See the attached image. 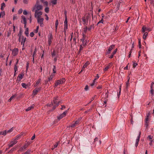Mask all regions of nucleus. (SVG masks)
I'll return each instance as SVG.
<instances>
[{
  "label": "nucleus",
  "mask_w": 154,
  "mask_h": 154,
  "mask_svg": "<svg viewBox=\"0 0 154 154\" xmlns=\"http://www.w3.org/2000/svg\"><path fill=\"white\" fill-rule=\"evenodd\" d=\"M38 3V1H37L35 4L32 8V11L34 12L35 10H37V11H38L43 9V6L42 5H39Z\"/></svg>",
  "instance_id": "nucleus-1"
},
{
  "label": "nucleus",
  "mask_w": 154,
  "mask_h": 154,
  "mask_svg": "<svg viewBox=\"0 0 154 154\" xmlns=\"http://www.w3.org/2000/svg\"><path fill=\"white\" fill-rule=\"evenodd\" d=\"M91 17L89 14L87 15L85 17H83L82 18V20L83 22V24L84 25H87L88 24V20Z\"/></svg>",
  "instance_id": "nucleus-2"
},
{
  "label": "nucleus",
  "mask_w": 154,
  "mask_h": 154,
  "mask_svg": "<svg viewBox=\"0 0 154 154\" xmlns=\"http://www.w3.org/2000/svg\"><path fill=\"white\" fill-rule=\"evenodd\" d=\"M34 16L35 18H38L40 17V16L42 15V12L41 11H37V10H35Z\"/></svg>",
  "instance_id": "nucleus-3"
},
{
  "label": "nucleus",
  "mask_w": 154,
  "mask_h": 154,
  "mask_svg": "<svg viewBox=\"0 0 154 154\" xmlns=\"http://www.w3.org/2000/svg\"><path fill=\"white\" fill-rule=\"evenodd\" d=\"M43 20L44 18H41L40 17L37 18L38 23L39 24L40 26L42 27L43 26Z\"/></svg>",
  "instance_id": "nucleus-4"
},
{
  "label": "nucleus",
  "mask_w": 154,
  "mask_h": 154,
  "mask_svg": "<svg viewBox=\"0 0 154 154\" xmlns=\"http://www.w3.org/2000/svg\"><path fill=\"white\" fill-rule=\"evenodd\" d=\"M67 110L65 111V112H63V113L61 114L59 116L57 117V119L59 120H60L61 119L63 118L66 115V114L67 113Z\"/></svg>",
  "instance_id": "nucleus-5"
},
{
  "label": "nucleus",
  "mask_w": 154,
  "mask_h": 154,
  "mask_svg": "<svg viewBox=\"0 0 154 154\" xmlns=\"http://www.w3.org/2000/svg\"><path fill=\"white\" fill-rule=\"evenodd\" d=\"M64 31L65 33L66 32V30L67 29L68 26H67V17H65V20L64 22Z\"/></svg>",
  "instance_id": "nucleus-6"
},
{
  "label": "nucleus",
  "mask_w": 154,
  "mask_h": 154,
  "mask_svg": "<svg viewBox=\"0 0 154 154\" xmlns=\"http://www.w3.org/2000/svg\"><path fill=\"white\" fill-rule=\"evenodd\" d=\"M58 97H55L54 98V100H53V102L54 104H56L57 106H58L60 101H57V100H58Z\"/></svg>",
  "instance_id": "nucleus-7"
},
{
  "label": "nucleus",
  "mask_w": 154,
  "mask_h": 154,
  "mask_svg": "<svg viewBox=\"0 0 154 154\" xmlns=\"http://www.w3.org/2000/svg\"><path fill=\"white\" fill-rule=\"evenodd\" d=\"M141 134V131H140L139 133V134L138 136H137V138L136 140V142L135 143V146L137 147L138 145V143L140 140V135Z\"/></svg>",
  "instance_id": "nucleus-8"
},
{
  "label": "nucleus",
  "mask_w": 154,
  "mask_h": 154,
  "mask_svg": "<svg viewBox=\"0 0 154 154\" xmlns=\"http://www.w3.org/2000/svg\"><path fill=\"white\" fill-rule=\"evenodd\" d=\"M151 31V29L149 28L146 27L145 26H143L142 29V32H144L146 31Z\"/></svg>",
  "instance_id": "nucleus-9"
},
{
  "label": "nucleus",
  "mask_w": 154,
  "mask_h": 154,
  "mask_svg": "<svg viewBox=\"0 0 154 154\" xmlns=\"http://www.w3.org/2000/svg\"><path fill=\"white\" fill-rule=\"evenodd\" d=\"M90 63L89 61H87L85 64L83 65L81 71L79 72V74L81 73L83 71H84L85 69V68Z\"/></svg>",
  "instance_id": "nucleus-10"
},
{
  "label": "nucleus",
  "mask_w": 154,
  "mask_h": 154,
  "mask_svg": "<svg viewBox=\"0 0 154 154\" xmlns=\"http://www.w3.org/2000/svg\"><path fill=\"white\" fill-rule=\"evenodd\" d=\"M53 39V36L51 33L50 34L48 37V42L49 45H50L52 42V40Z\"/></svg>",
  "instance_id": "nucleus-11"
},
{
  "label": "nucleus",
  "mask_w": 154,
  "mask_h": 154,
  "mask_svg": "<svg viewBox=\"0 0 154 154\" xmlns=\"http://www.w3.org/2000/svg\"><path fill=\"white\" fill-rule=\"evenodd\" d=\"M17 141L16 140H14L13 141L11 142L9 144V147H11L13 146L17 143Z\"/></svg>",
  "instance_id": "nucleus-12"
},
{
  "label": "nucleus",
  "mask_w": 154,
  "mask_h": 154,
  "mask_svg": "<svg viewBox=\"0 0 154 154\" xmlns=\"http://www.w3.org/2000/svg\"><path fill=\"white\" fill-rule=\"evenodd\" d=\"M18 52V48H14L12 54L14 56H15L17 54Z\"/></svg>",
  "instance_id": "nucleus-13"
},
{
  "label": "nucleus",
  "mask_w": 154,
  "mask_h": 154,
  "mask_svg": "<svg viewBox=\"0 0 154 154\" xmlns=\"http://www.w3.org/2000/svg\"><path fill=\"white\" fill-rule=\"evenodd\" d=\"M79 122V120H78L76 121L73 124H72L70 126V127H71L72 128H74L75 127L76 125L78 124Z\"/></svg>",
  "instance_id": "nucleus-14"
},
{
  "label": "nucleus",
  "mask_w": 154,
  "mask_h": 154,
  "mask_svg": "<svg viewBox=\"0 0 154 154\" xmlns=\"http://www.w3.org/2000/svg\"><path fill=\"white\" fill-rule=\"evenodd\" d=\"M112 64L111 63H110L108 64V66H106L105 68L104 69V71H106L108 70V69L109 68V67H111L112 66Z\"/></svg>",
  "instance_id": "nucleus-15"
},
{
  "label": "nucleus",
  "mask_w": 154,
  "mask_h": 154,
  "mask_svg": "<svg viewBox=\"0 0 154 154\" xmlns=\"http://www.w3.org/2000/svg\"><path fill=\"white\" fill-rule=\"evenodd\" d=\"M23 75L24 74H20L17 77V79L19 81H20L22 79Z\"/></svg>",
  "instance_id": "nucleus-16"
},
{
  "label": "nucleus",
  "mask_w": 154,
  "mask_h": 154,
  "mask_svg": "<svg viewBox=\"0 0 154 154\" xmlns=\"http://www.w3.org/2000/svg\"><path fill=\"white\" fill-rule=\"evenodd\" d=\"M16 60L17 61V62L14 66V71H15V72H16L17 70V65L18 63L19 60L18 59H16Z\"/></svg>",
  "instance_id": "nucleus-17"
},
{
  "label": "nucleus",
  "mask_w": 154,
  "mask_h": 154,
  "mask_svg": "<svg viewBox=\"0 0 154 154\" xmlns=\"http://www.w3.org/2000/svg\"><path fill=\"white\" fill-rule=\"evenodd\" d=\"M34 105H32L31 106L28 107L27 109H26V111H29L31 109H33L34 108Z\"/></svg>",
  "instance_id": "nucleus-18"
},
{
  "label": "nucleus",
  "mask_w": 154,
  "mask_h": 154,
  "mask_svg": "<svg viewBox=\"0 0 154 154\" xmlns=\"http://www.w3.org/2000/svg\"><path fill=\"white\" fill-rule=\"evenodd\" d=\"M59 80V82L60 83V84H62L63 83L65 82L66 80L65 78H63Z\"/></svg>",
  "instance_id": "nucleus-19"
},
{
  "label": "nucleus",
  "mask_w": 154,
  "mask_h": 154,
  "mask_svg": "<svg viewBox=\"0 0 154 154\" xmlns=\"http://www.w3.org/2000/svg\"><path fill=\"white\" fill-rule=\"evenodd\" d=\"M5 3L4 2L2 3L1 4V10L2 11H3L4 10V8L5 7Z\"/></svg>",
  "instance_id": "nucleus-20"
},
{
  "label": "nucleus",
  "mask_w": 154,
  "mask_h": 154,
  "mask_svg": "<svg viewBox=\"0 0 154 154\" xmlns=\"http://www.w3.org/2000/svg\"><path fill=\"white\" fill-rule=\"evenodd\" d=\"M21 18L23 19V23L24 24H26V23H27L26 21V18L25 17H24V16L23 15L21 16Z\"/></svg>",
  "instance_id": "nucleus-21"
},
{
  "label": "nucleus",
  "mask_w": 154,
  "mask_h": 154,
  "mask_svg": "<svg viewBox=\"0 0 154 154\" xmlns=\"http://www.w3.org/2000/svg\"><path fill=\"white\" fill-rule=\"evenodd\" d=\"M115 47V45H111L109 48L108 49V50L109 51H111L112 50V49H113Z\"/></svg>",
  "instance_id": "nucleus-22"
},
{
  "label": "nucleus",
  "mask_w": 154,
  "mask_h": 154,
  "mask_svg": "<svg viewBox=\"0 0 154 154\" xmlns=\"http://www.w3.org/2000/svg\"><path fill=\"white\" fill-rule=\"evenodd\" d=\"M5 15V12L4 11H1L0 14V17H3Z\"/></svg>",
  "instance_id": "nucleus-23"
},
{
  "label": "nucleus",
  "mask_w": 154,
  "mask_h": 154,
  "mask_svg": "<svg viewBox=\"0 0 154 154\" xmlns=\"http://www.w3.org/2000/svg\"><path fill=\"white\" fill-rule=\"evenodd\" d=\"M147 35H148V33L146 32H145L144 33V34L143 36V39L144 40H145L146 39V37L147 36Z\"/></svg>",
  "instance_id": "nucleus-24"
},
{
  "label": "nucleus",
  "mask_w": 154,
  "mask_h": 154,
  "mask_svg": "<svg viewBox=\"0 0 154 154\" xmlns=\"http://www.w3.org/2000/svg\"><path fill=\"white\" fill-rule=\"evenodd\" d=\"M150 115V112H148L146 114V116L145 119V120H146V121H148V118L149 116Z\"/></svg>",
  "instance_id": "nucleus-25"
},
{
  "label": "nucleus",
  "mask_w": 154,
  "mask_h": 154,
  "mask_svg": "<svg viewBox=\"0 0 154 154\" xmlns=\"http://www.w3.org/2000/svg\"><path fill=\"white\" fill-rule=\"evenodd\" d=\"M54 75L51 74V75L49 77H48V81H49L51 80L53 78Z\"/></svg>",
  "instance_id": "nucleus-26"
},
{
  "label": "nucleus",
  "mask_w": 154,
  "mask_h": 154,
  "mask_svg": "<svg viewBox=\"0 0 154 154\" xmlns=\"http://www.w3.org/2000/svg\"><path fill=\"white\" fill-rule=\"evenodd\" d=\"M58 24V20H56V22H55V30H56V32L57 31Z\"/></svg>",
  "instance_id": "nucleus-27"
},
{
  "label": "nucleus",
  "mask_w": 154,
  "mask_h": 154,
  "mask_svg": "<svg viewBox=\"0 0 154 154\" xmlns=\"http://www.w3.org/2000/svg\"><path fill=\"white\" fill-rule=\"evenodd\" d=\"M130 77H128V80L127 81V82L126 83V89L127 90V88L128 86L129 85V81L130 80Z\"/></svg>",
  "instance_id": "nucleus-28"
},
{
  "label": "nucleus",
  "mask_w": 154,
  "mask_h": 154,
  "mask_svg": "<svg viewBox=\"0 0 154 154\" xmlns=\"http://www.w3.org/2000/svg\"><path fill=\"white\" fill-rule=\"evenodd\" d=\"M7 131L6 130L4 131L0 132V135H5L6 134Z\"/></svg>",
  "instance_id": "nucleus-29"
},
{
  "label": "nucleus",
  "mask_w": 154,
  "mask_h": 154,
  "mask_svg": "<svg viewBox=\"0 0 154 154\" xmlns=\"http://www.w3.org/2000/svg\"><path fill=\"white\" fill-rule=\"evenodd\" d=\"M36 51H37V48L36 47H35V49L33 54V55H32L33 57H35L36 53Z\"/></svg>",
  "instance_id": "nucleus-30"
},
{
  "label": "nucleus",
  "mask_w": 154,
  "mask_h": 154,
  "mask_svg": "<svg viewBox=\"0 0 154 154\" xmlns=\"http://www.w3.org/2000/svg\"><path fill=\"white\" fill-rule=\"evenodd\" d=\"M41 79H39L34 85L35 87L37 86L41 82Z\"/></svg>",
  "instance_id": "nucleus-31"
},
{
  "label": "nucleus",
  "mask_w": 154,
  "mask_h": 154,
  "mask_svg": "<svg viewBox=\"0 0 154 154\" xmlns=\"http://www.w3.org/2000/svg\"><path fill=\"white\" fill-rule=\"evenodd\" d=\"M61 84L59 82V81L57 80L55 84V87H57L59 85Z\"/></svg>",
  "instance_id": "nucleus-32"
},
{
  "label": "nucleus",
  "mask_w": 154,
  "mask_h": 154,
  "mask_svg": "<svg viewBox=\"0 0 154 154\" xmlns=\"http://www.w3.org/2000/svg\"><path fill=\"white\" fill-rule=\"evenodd\" d=\"M21 85L23 88H26L27 87H28L27 85H26L25 83H22Z\"/></svg>",
  "instance_id": "nucleus-33"
},
{
  "label": "nucleus",
  "mask_w": 154,
  "mask_h": 154,
  "mask_svg": "<svg viewBox=\"0 0 154 154\" xmlns=\"http://www.w3.org/2000/svg\"><path fill=\"white\" fill-rule=\"evenodd\" d=\"M38 92V91L35 89L33 91V94L34 95H35L37 94Z\"/></svg>",
  "instance_id": "nucleus-34"
},
{
  "label": "nucleus",
  "mask_w": 154,
  "mask_h": 154,
  "mask_svg": "<svg viewBox=\"0 0 154 154\" xmlns=\"http://www.w3.org/2000/svg\"><path fill=\"white\" fill-rule=\"evenodd\" d=\"M52 56V57H54L56 55V52L55 50H54L51 53Z\"/></svg>",
  "instance_id": "nucleus-35"
},
{
  "label": "nucleus",
  "mask_w": 154,
  "mask_h": 154,
  "mask_svg": "<svg viewBox=\"0 0 154 154\" xmlns=\"http://www.w3.org/2000/svg\"><path fill=\"white\" fill-rule=\"evenodd\" d=\"M121 87H122V85H120V86H119V94H118V95H117L118 96L119 98V96L120 95L121 91Z\"/></svg>",
  "instance_id": "nucleus-36"
},
{
  "label": "nucleus",
  "mask_w": 154,
  "mask_h": 154,
  "mask_svg": "<svg viewBox=\"0 0 154 154\" xmlns=\"http://www.w3.org/2000/svg\"><path fill=\"white\" fill-rule=\"evenodd\" d=\"M16 95H13L8 100V101L9 102H11V100H12L13 98H14L15 97H16Z\"/></svg>",
  "instance_id": "nucleus-37"
},
{
  "label": "nucleus",
  "mask_w": 154,
  "mask_h": 154,
  "mask_svg": "<svg viewBox=\"0 0 154 154\" xmlns=\"http://www.w3.org/2000/svg\"><path fill=\"white\" fill-rule=\"evenodd\" d=\"M45 11L46 13H48L49 11V8L48 7H46L45 9Z\"/></svg>",
  "instance_id": "nucleus-38"
},
{
  "label": "nucleus",
  "mask_w": 154,
  "mask_h": 154,
  "mask_svg": "<svg viewBox=\"0 0 154 154\" xmlns=\"http://www.w3.org/2000/svg\"><path fill=\"white\" fill-rule=\"evenodd\" d=\"M94 28V24H93V25H91L90 26V27H89L88 28V30L89 31H90V30H91V29L92 28Z\"/></svg>",
  "instance_id": "nucleus-39"
},
{
  "label": "nucleus",
  "mask_w": 154,
  "mask_h": 154,
  "mask_svg": "<svg viewBox=\"0 0 154 154\" xmlns=\"http://www.w3.org/2000/svg\"><path fill=\"white\" fill-rule=\"evenodd\" d=\"M138 40H139V42H138L139 48H141V40L140 39H139Z\"/></svg>",
  "instance_id": "nucleus-40"
},
{
  "label": "nucleus",
  "mask_w": 154,
  "mask_h": 154,
  "mask_svg": "<svg viewBox=\"0 0 154 154\" xmlns=\"http://www.w3.org/2000/svg\"><path fill=\"white\" fill-rule=\"evenodd\" d=\"M57 0H53L52 1L51 3L54 5H56L57 3Z\"/></svg>",
  "instance_id": "nucleus-41"
},
{
  "label": "nucleus",
  "mask_w": 154,
  "mask_h": 154,
  "mask_svg": "<svg viewBox=\"0 0 154 154\" xmlns=\"http://www.w3.org/2000/svg\"><path fill=\"white\" fill-rule=\"evenodd\" d=\"M148 123L149 122L148 121H146V120H145V125L146 127V128H147L148 127Z\"/></svg>",
  "instance_id": "nucleus-42"
},
{
  "label": "nucleus",
  "mask_w": 154,
  "mask_h": 154,
  "mask_svg": "<svg viewBox=\"0 0 154 154\" xmlns=\"http://www.w3.org/2000/svg\"><path fill=\"white\" fill-rule=\"evenodd\" d=\"M83 29L84 32H85V33H86V32L87 30L88 29V28L87 26H86Z\"/></svg>",
  "instance_id": "nucleus-43"
},
{
  "label": "nucleus",
  "mask_w": 154,
  "mask_h": 154,
  "mask_svg": "<svg viewBox=\"0 0 154 154\" xmlns=\"http://www.w3.org/2000/svg\"><path fill=\"white\" fill-rule=\"evenodd\" d=\"M20 136H21V135H18L17 136L15 137V139H14V140H16L17 141V140H18L19 138H20Z\"/></svg>",
  "instance_id": "nucleus-44"
},
{
  "label": "nucleus",
  "mask_w": 154,
  "mask_h": 154,
  "mask_svg": "<svg viewBox=\"0 0 154 154\" xmlns=\"http://www.w3.org/2000/svg\"><path fill=\"white\" fill-rule=\"evenodd\" d=\"M22 32L21 30H20L19 31V33L18 34V36H19V37H21L22 36Z\"/></svg>",
  "instance_id": "nucleus-45"
},
{
  "label": "nucleus",
  "mask_w": 154,
  "mask_h": 154,
  "mask_svg": "<svg viewBox=\"0 0 154 154\" xmlns=\"http://www.w3.org/2000/svg\"><path fill=\"white\" fill-rule=\"evenodd\" d=\"M38 28H39V26H37L36 29L35 30H34V32L35 33H37L38 32Z\"/></svg>",
  "instance_id": "nucleus-46"
},
{
  "label": "nucleus",
  "mask_w": 154,
  "mask_h": 154,
  "mask_svg": "<svg viewBox=\"0 0 154 154\" xmlns=\"http://www.w3.org/2000/svg\"><path fill=\"white\" fill-rule=\"evenodd\" d=\"M56 66H54V68H53V73H56Z\"/></svg>",
  "instance_id": "nucleus-47"
},
{
  "label": "nucleus",
  "mask_w": 154,
  "mask_h": 154,
  "mask_svg": "<svg viewBox=\"0 0 154 154\" xmlns=\"http://www.w3.org/2000/svg\"><path fill=\"white\" fill-rule=\"evenodd\" d=\"M58 145V143H56V144H55L54 145V148H51V149L52 150H53L55 148H56L57 147Z\"/></svg>",
  "instance_id": "nucleus-48"
},
{
  "label": "nucleus",
  "mask_w": 154,
  "mask_h": 154,
  "mask_svg": "<svg viewBox=\"0 0 154 154\" xmlns=\"http://www.w3.org/2000/svg\"><path fill=\"white\" fill-rule=\"evenodd\" d=\"M23 2L24 4H27L28 3V0H23Z\"/></svg>",
  "instance_id": "nucleus-49"
},
{
  "label": "nucleus",
  "mask_w": 154,
  "mask_h": 154,
  "mask_svg": "<svg viewBox=\"0 0 154 154\" xmlns=\"http://www.w3.org/2000/svg\"><path fill=\"white\" fill-rule=\"evenodd\" d=\"M137 65V63H135L134 62V63L133 64V68H135L136 67V66Z\"/></svg>",
  "instance_id": "nucleus-50"
},
{
  "label": "nucleus",
  "mask_w": 154,
  "mask_h": 154,
  "mask_svg": "<svg viewBox=\"0 0 154 154\" xmlns=\"http://www.w3.org/2000/svg\"><path fill=\"white\" fill-rule=\"evenodd\" d=\"M96 96V95H95L91 98V101L88 103V104L90 103L95 99Z\"/></svg>",
  "instance_id": "nucleus-51"
},
{
  "label": "nucleus",
  "mask_w": 154,
  "mask_h": 154,
  "mask_svg": "<svg viewBox=\"0 0 154 154\" xmlns=\"http://www.w3.org/2000/svg\"><path fill=\"white\" fill-rule=\"evenodd\" d=\"M117 51V48H116V49L115 50L113 51V52L112 53V54H113V55H114L115 54Z\"/></svg>",
  "instance_id": "nucleus-52"
},
{
  "label": "nucleus",
  "mask_w": 154,
  "mask_h": 154,
  "mask_svg": "<svg viewBox=\"0 0 154 154\" xmlns=\"http://www.w3.org/2000/svg\"><path fill=\"white\" fill-rule=\"evenodd\" d=\"M153 91H154V90L152 88H151V90L150 91V93H151V94L152 95H153Z\"/></svg>",
  "instance_id": "nucleus-53"
},
{
  "label": "nucleus",
  "mask_w": 154,
  "mask_h": 154,
  "mask_svg": "<svg viewBox=\"0 0 154 154\" xmlns=\"http://www.w3.org/2000/svg\"><path fill=\"white\" fill-rule=\"evenodd\" d=\"M103 19H102L97 24V25H98L99 23H103Z\"/></svg>",
  "instance_id": "nucleus-54"
},
{
  "label": "nucleus",
  "mask_w": 154,
  "mask_h": 154,
  "mask_svg": "<svg viewBox=\"0 0 154 154\" xmlns=\"http://www.w3.org/2000/svg\"><path fill=\"white\" fill-rule=\"evenodd\" d=\"M44 5H45L47 6H48V2L47 1H45L43 3Z\"/></svg>",
  "instance_id": "nucleus-55"
},
{
  "label": "nucleus",
  "mask_w": 154,
  "mask_h": 154,
  "mask_svg": "<svg viewBox=\"0 0 154 154\" xmlns=\"http://www.w3.org/2000/svg\"><path fill=\"white\" fill-rule=\"evenodd\" d=\"M30 151V150H28L25 152L24 154H29Z\"/></svg>",
  "instance_id": "nucleus-56"
},
{
  "label": "nucleus",
  "mask_w": 154,
  "mask_h": 154,
  "mask_svg": "<svg viewBox=\"0 0 154 154\" xmlns=\"http://www.w3.org/2000/svg\"><path fill=\"white\" fill-rule=\"evenodd\" d=\"M29 31H25V34L26 35V36H29Z\"/></svg>",
  "instance_id": "nucleus-57"
},
{
  "label": "nucleus",
  "mask_w": 154,
  "mask_h": 154,
  "mask_svg": "<svg viewBox=\"0 0 154 154\" xmlns=\"http://www.w3.org/2000/svg\"><path fill=\"white\" fill-rule=\"evenodd\" d=\"M34 35V33L33 32H31L30 33V36L31 37H33Z\"/></svg>",
  "instance_id": "nucleus-58"
},
{
  "label": "nucleus",
  "mask_w": 154,
  "mask_h": 154,
  "mask_svg": "<svg viewBox=\"0 0 154 154\" xmlns=\"http://www.w3.org/2000/svg\"><path fill=\"white\" fill-rule=\"evenodd\" d=\"M131 116V123L133 125V122H134L133 121V116Z\"/></svg>",
  "instance_id": "nucleus-59"
},
{
  "label": "nucleus",
  "mask_w": 154,
  "mask_h": 154,
  "mask_svg": "<svg viewBox=\"0 0 154 154\" xmlns=\"http://www.w3.org/2000/svg\"><path fill=\"white\" fill-rule=\"evenodd\" d=\"M18 18L17 16H14L13 17V20H17Z\"/></svg>",
  "instance_id": "nucleus-60"
},
{
  "label": "nucleus",
  "mask_w": 154,
  "mask_h": 154,
  "mask_svg": "<svg viewBox=\"0 0 154 154\" xmlns=\"http://www.w3.org/2000/svg\"><path fill=\"white\" fill-rule=\"evenodd\" d=\"M23 14L24 15H26L27 14V12L26 10H24L23 11Z\"/></svg>",
  "instance_id": "nucleus-61"
},
{
  "label": "nucleus",
  "mask_w": 154,
  "mask_h": 154,
  "mask_svg": "<svg viewBox=\"0 0 154 154\" xmlns=\"http://www.w3.org/2000/svg\"><path fill=\"white\" fill-rule=\"evenodd\" d=\"M16 149L15 148H12L11 150H10V151L9 152H13L15 150H16Z\"/></svg>",
  "instance_id": "nucleus-62"
},
{
  "label": "nucleus",
  "mask_w": 154,
  "mask_h": 154,
  "mask_svg": "<svg viewBox=\"0 0 154 154\" xmlns=\"http://www.w3.org/2000/svg\"><path fill=\"white\" fill-rule=\"evenodd\" d=\"M150 3L153 6H154V0H151Z\"/></svg>",
  "instance_id": "nucleus-63"
},
{
  "label": "nucleus",
  "mask_w": 154,
  "mask_h": 154,
  "mask_svg": "<svg viewBox=\"0 0 154 154\" xmlns=\"http://www.w3.org/2000/svg\"><path fill=\"white\" fill-rule=\"evenodd\" d=\"M23 11V10L22 9H20L18 11V13L19 14H21Z\"/></svg>",
  "instance_id": "nucleus-64"
}]
</instances>
